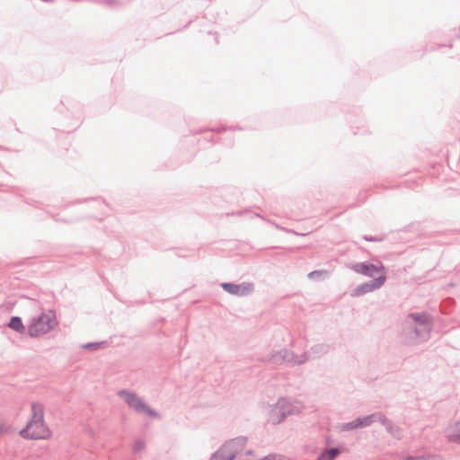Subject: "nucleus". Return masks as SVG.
I'll return each mask as SVG.
<instances>
[{"label":"nucleus","instance_id":"10","mask_svg":"<svg viewBox=\"0 0 460 460\" xmlns=\"http://www.w3.org/2000/svg\"><path fill=\"white\" fill-rule=\"evenodd\" d=\"M407 318L411 319L413 324L428 327L432 330L433 317L426 311L410 313Z\"/></svg>","mask_w":460,"mask_h":460},{"label":"nucleus","instance_id":"1","mask_svg":"<svg viewBox=\"0 0 460 460\" xmlns=\"http://www.w3.org/2000/svg\"><path fill=\"white\" fill-rule=\"evenodd\" d=\"M31 419L22 428L19 435L24 439H46L49 436V429L44 421V407L38 402L31 403Z\"/></svg>","mask_w":460,"mask_h":460},{"label":"nucleus","instance_id":"28","mask_svg":"<svg viewBox=\"0 0 460 460\" xmlns=\"http://www.w3.org/2000/svg\"><path fill=\"white\" fill-rule=\"evenodd\" d=\"M363 239L367 242H380L382 241L381 237L378 236H373V235H364Z\"/></svg>","mask_w":460,"mask_h":460},{"label":"nucleus","instance_id":"24","mask_svg":"<svg viewBox=\"0 0 460 460\" xmlns=\"http://www.w3.org/2000/svg\"><path fill=\"white\" fill-rule=\"evenodd\" d=\"M146 447V443L144 440L142 439H137L134 442L133 444V447H132V451L134 453H139L141 452L142 450H144Z\"/></svg>","mask_w":460,"mask_h":460},{"label":"nucleus","instance_id":"26","mask_svg":"<svg viewBox=\"0 0 460 460\" xmlns=\"http://www.w3.org/2000/svg\"><path fill=\"white\" fill-rule=\"evenodd\" d=\"M308 360H309L308 352L305 351L300 356V358L298 359H297V358L295 359L294 366H296V365H298V366L303 365L305 362H307Z\"/></svg>","mask_w":460,"mask_h":460},{"label":"nucleus","instance_id":"33","mask_svg":"<svg viewBox=\"0 0 460 460\" xmlns=\"http://www.w3.org/2000/svg\"><path fill=\"white\" fill-rule=\"evenodd\" d=\"M245 455L246 456H252L253 455V451L252 449H248V450H246Z\"/></svg>","mask_w":460,"mask_h":460},{"label":"nucleus","instance_id":"32","mask_svg":"<svg viewBox=\"0 0 460 460\" xmlns=\"http://www.w3.org/2000/svg\"><path fill=\"white\" fill-rule=\"evenodd\" d=\"M325 443H326L327 445H331V444H332V443H333V439H332L331 437H326V438H325Z\"/></svg>","mask_w":460,"mask_h":460},{"label":"nucleus","instance_id":"2","mask_svg":"<svg viewBox=\"0 0 460 460\" xmlns=\"http://www.w3.org/2000/svg\"><path fill=\"white\" fill-rule=\"evenodd\" d=\"M58 325L56 313L53 310L42 312L31 317L27 327V334L31 338H39L54 330Z\"/></svg>","mask_w":460,"mask_h":460},{"label":"nucleus","instance_id":"20","mask_svg":"<svg viewBox=\"0 0 460 460\" xmlns=\"http://www.w3.org/2000/svg\"><path fill=\"white\" fill-rule=\"evenodd\" d=\"M437 457L436 455H420L419 456H405L399 460H436Z\"/></svg>","mask_w":460,"mask_h":460},{"label":"nucleus","instance_id":"8","mask_svg":"<svg viewBox=\"0 0 460 460\" xmlns=\"http://www.w3.org/2000/svg\"><path fill=\"white\" fill-rule=\"evenodd\" d=\"M221 288L230 295L237 296H244L250 295L253 291V284L250 282H243L236 284L234 282H223Z\"/></svg>","mask_w":460,"mask_h":460},{"label":"nucleus","instance_id":"19","mask_svg":"<svg viewBox=\"0 0 460 460\" xmlns=\"http://www.w3.org/2000/svg\"><path fill=\"white\" fill-rule=\"evenodd\" d=\"M338 428L341 432L350 431L358 429L356 419L349 422L341 423Z\"/></svg>","mask_w":460,"mask_h":460},{"label":"nucleus","instance_id":"14","mask_svg":"<svg viewBox=\"0 0 460 460\" xmlns=\"http://www.w3.org/2000/svg\"><path fill=\"white\" fill-rule=\"evenodd\" d=\"M234 452H227L222 446L218 450L214 452L209 460H234Z\"/></svg>","mask_w":460,"mask_h":460},{"label":"nucleus","instance_id":"37","mask_svg":"<svg viewBox=\"0 0 460 460\" xmlns=\"http://www.w3.org/2000/svg\"><path fill=\"white\" fill-rule=\"evenodd\" d=\"M189 24H190V22H188V23H186V24L184 25V28H187V27L189 26Z\"/></svg>","mask_w":460,"mask_h":460},{"label":"nucleus","instance_id":"23","mask_svg":"<svg viewBox=\"0 0 460 460\" xmlns=\"http://www.w3.org/2000/svg\"><path fill=\"white\" fill-rule=\"evenodd\" d=\"M234 130V128L233 127H229V128H226L224 126H220V127H213V128H201L199 130V133H203L205 131H211V132H215V133H222L226 130Z\"/></svg>","mask_w":460,"mask_h":460},{"label":"nucleus","instance_id":"11","mask_svg":"<svg viewBox=\"0 0 460 460\" xmlns=\"http://www.w3.org/2000/svg\"><path fill=\"white\" fill-rule=\"evenodd\" d=\"M247 443V438L246 437H237L235 438L230 439L226 443L223 445L225 449H226L227 452H234L235 457L237 456V454L240 450L243 449V447Z\"/></svg>","mask_w":460,"mask_h":460},{"label":"nucleus","instance_id":"34","mask_svg":"<svg viewBox=\"0 0 460 460\" xmlns=\"http://www.w3.org/2000/svg\"><path fill=\"white\" fill-rule=\"evenodd\" d=\"M113 2H114V0H106V4H111V3H113Z\"/></svg>","mask_w":460,"mask_h":460},{"label":"nucleus","instance_id":"29","mask_svg":"<svg viewBox=\"0 0 460 460\" xmlns=\"http://www.w3.org/2000/svg\"><path fill=\"white\" fill-rule=\"evenodd\" d=\"M449 440L452 441V442L460 444V432L459 433L452 434L449 437Z\"/></svg>","mask_w":460,"mask_h":460},{"label":"nucleus","instance_id":"36","mask_svg":"<svg viewBox=\"0 0 460 460\" xmlns=\"http://www.w3.org/2000/svg\"><path fill=\"white\" fill-rule=\"evenodd\" d=\"M189 24H190V22H188V23H186V24L184 25V28H187V27L189 26Z\"/></svg>","mask_w":460,"mask_h":460},{"label":"nucleus","instance_id":"30","mask_svg":"<svg viewBox=\"0 0 460 460\" xmlns=\"http://www.w3.org/2000/svg\"><path fill=\"white\" fill-rule=\"evenodd\" d=\"M25 202L29 205L37 207L38 201L31 200V199H25Z\"/></svg>","mask_w":460,"mask_h":460},{"label":"nucleus","instance_id":"31","mask_svg":"<svg viewBox=\"0 0 460 460\" xmlns=\"http://www.w3.org/2000/svg\"><path fill=\"white\" fill-rule=\"evenodd\" d=\"M272 225H274L276 226V228H279V229H281L287 233L290 232V230L285 228V227H280L279 225H277L276 223H272Z\"/></svg>","mask_w":460,"mask_h":460},{"label":"nucleus","instance_id":"18","mask_svg":"<svg viewBox=\"0 0 460 460\" xmlns=\"http://www.w3.org/2000/svg\"><path fill=\"white\" fill-rule=\"evenodd\" d=\"M356 421L358 423V429H363L370 426L374 423V415L368 414L361 417H357Z\"/></svg>","mask_w":460,"mask_h":460},{"label":"nucleus","instance_id":"3","mask_svg":"<svg viewBox=\"0 0 460 460\" xmlns=\"http://www.w3.org/2000/svg\"><path fill=\"white\" fill-rule=\"evenodd\" d=\"M118 395L133 409L137 413H143L151 418H158L159 412L151 408L140 396L135 392L128 389H121L118 391Z\"/></svg>","mask_w":460,"mask_h":460},{"label":"nucleus","instance_id":"15","mask_svg":"<svg viewBox=\"0 0 460 460\" xmlns=\"http://www.w3.org/2000/svg\"><path fill=\"white\" fill-rule=\"evenodd\" d=\"M329 350L330 345L326 343L314 344L310 348V352L318 356L325 355L329 352Z\"/></svg>","mask_w":460,"mask_h":460},{"label":"nucleus","instance_id":"17","mask_svg":"<svg viewBox=\"0 0 460 460\" xmlns=\"http://www.w3.org/2000/svg\"><path fill=\"white\" fill-rule=\"evenodd\" d=\"M385 430L396 439H401L403 436L402 429L399 426H395L393 421L388 423L385 427Z\"/></svg>","mask_w":460,"mask_h":460},{"label":"nucleus","instance_id":"9","mask_svg":"<svg viewBox=\"0 0 460 460\" xmlns=\"http://www.w3.org/2000/svg\"><path fill=\"white\" fill-rule=\"evenodd\" d=\"M431 329L413 323L405 325L403 334L411 340L426 341L430 338Z\"/></svg>","mask_w":460,"mask_h":460},{"label":"nucleus","instance_id":"27","mask_svg":"<svg viewBox=\"0 0 460 460\" xmlns=\"http://www.w3.org/2000/svg\"><path fill=\"white\" fill-rule=\"evenodd\" d=\"M90 199H85L84 200H77L75 203H83V202H85L87 200H89ZM91 199L94 200V201H97V202H100L101 204H103V205H106L105 203V200L102 198V197H95V198H92Z\"/></svg>","mask_w":460,"mask_h":460},{"label":"nucleus","instance_id":"5","mask_svg":"<svg viewBox=\"0 0 460 460\" xmlns=\"http://www.w3.org/2000/svg\"><path fill=\"white\" fill-rule=\"evenodd\" d=\"M293 414L292 405L285 398H280L273 406L270 412V420L272 424H279L286 420L288 415Z\"/></svg>","mask_w":460,"mask_h":460},{"label":"nucleus","instance_id":"6","mask_svg":"<svg viewBox=\"0 0 460 460\" xmlns=\"http://www.w3.org/2000/svg\"><path fill=\"white\" fill-rule=\"evenodd\" d=\"M386 275H378L376 276V278H374L371 280L359 284L353 289L351 296L358 297L369 292H373L376 289H379L381 287L384 286V284L386 281Z\"/></svg>","mask_w":460,"mask_h":460},{"label":"nucleus","instance_id":"35","mask_svg":"<svg viewBox=\"0 0 460 460\" xmlns=\"http://www.w3.org/2000/svg\"><path fill=\"white\" fill-rule=\"evenodd\" d=\"M189 24H190V22H188V23H186V24L184 25V28H187V27L189 26Z\"/></svg>","mask_w":460,"mask_h":460},{"label":"nucleus","instance_id":"21","mask_svg":"<svg viewBox=\"0 0 460 460\" xmlns=\"http://www.w3.org/2000/svg\"><path fill=\"white\" fill-rule=\"evenodd\" d=\"M374 415V422L378 421L380 422L385 428L390 423L392 420H389L385 414L382 412H374L372 413Z\"/></svg>","mask_w":460,"mask_h":460},{"label":"nucleus","instance_id":"25","mask_svg":"<svg viewBox=\"0 0 460 460\" xmlns=\"http://www.w3.org/2000/svg\"><path fill=\"white\" fill-rule=\"evenodd\" d=\"M12 428L11 426L6 423L4 420L0 419V435H4L6 433L11 432Z\"/></svg>","mask_w":460,"mask_h":460},{"label":"nucleus","instance_id":"4","mask_svg":"<svg viewBox=\"0 0 460 460\" xmlns=\"http://www.w3.org/2000/svg\"><path fill=\"white\" fill-rule=\"evenodd\" d=\"M347 268L354 272L368 277L376 278V275H386V268L384 263L377 260L376 263L368 261L347 264Z\"/></svg>","mask_w":460,"mask_h":460},{"label":"nucleus","instance_id":"7","mask_svg":"<svg viewBox=\"0 0 460 460\" xmlns=\"http://www.w3.org/2000/svg\"><path fill=\"white\" fill-rule=\"evenodd\" d=\"M296 358V355L288 349H282L278 351H273L267 356L261 358V361L262 362H269L276 365H280L283 362H286L288 364H290L291 366H294L295 359Z\"/></svg>","mask_w":460,"mask_h":460},{"label":"nucleus","instance_id":"38","mask_svg":"<svg viewBox=\"0 0 460 460\" xmlns=\"http://www.w3.org/2000/svg\"><path fill=\"white\" fill-rule=\"evenodd\" d=\"M189 24H190V22H188V23H186V24L184 25V28H187V27L189 26Z\"/></svg>","mask_w":460,"mask_h":460},{"label":"nucleus","instance_id":"12","mask_svg":"<svg viewBox=\"0 0 460 460\" xmlns=\"http://www.w3.org/2000/svg\"><path fill=\"white\" fill-rule=\"evenodd\" d=\"M6 326L17 333L24 334L27 332V329L23 324L22 317L18 315H13L10 317Z\"/></svg>","mask_w":460,"mask_h":460},{"label":"nucleus","instance_id":"22","mask_svg":"<svg viewBox=\"0 0 460 460\" xmlns=\"http://www.w3.org/2000/svg\"><path fill=\"white\" fill-rule=\"evenodd\" d=\"M105 343H106V341L87 342V343L83 344L82 348L84 349H89V350H97L100 348H102V346Z\"/></svg>","mask_w":460,"mask_h":460},{"label":"nucleus","instance_id":"13","mask_svg":"<svg viewBox=\"0 0 460 460\" xmlns=\"http://www.w3.org/2000/svg\"><path fill=\"white\" fill-rule=\"evenodd\" d=\"M342 452V446L334 447L332 448H324L318 455L317 460H334Z\"/></svg>","mask_w":460,"mask_h":460},{"label":"nucleus","instance_id":"16","mask_svg":"<svg viewBox=\"0 0 460 460\" xmlns=\"http://www.w3.org/2000/svg\"><path fill=\"white\" fill-rule=\"evenodd\" d=\"M328 276L329 272L325 270H315L307 274V278L314 281L323 280Z\"/></svg>","mask_w":460,"mask_h":460},{"label":"nucleus","instance_id":"39","mask_svg":"<svg viewBox=\"0 0 460 460\" xmlns=\"http://www.w3.org/2000/svg\"><path fill=\"white\" fill-rule=\"evenodd\" d=\"M55 221H60V220H59V219H58V218H55ZM63 221H64V222H66V223L67 222V221H66V220H63Z\"/></svg>","mask_w":460,"mask_h":460}]
</instances>
